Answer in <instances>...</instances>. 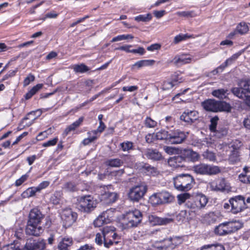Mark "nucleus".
Returning a JSON list of instances; mask_svg holds the SVG:
<instances>
[{
    "instance_id": "1",
    "label": "nucleus",
    "mask_w": 250,
    "mask_h": 250,
    "mask_svg": "<svg viewBox=\"0 0 250 250\" xmlns=\"http://www.w3.org/2000/svg\"><path fill=\"white\" fill-rule=\"evenodd\" d=\"M193 177L188 174H181L173 178L175 188L179 191H187L192 188Z\"/></svg>"
},
{
    "instance_id": "2",
    "label": "nucleus",
    "mask_w": 250,
    "mask_h": 250,
    "mask_svg": "<svg viewBox=\"0 0 250 250\" xmlns=\"http://www.w3.org/2000/svg\"><path fill=\"white\" fill-rule=\"evenodd\" d=\"M142 219L141 211L138 209L127 212L123 218V224L126 228L136 227Z\"/></svg>"
},
{
    "instance_id": "3",
    "label": "nucleus",
    "mask_w": 250,
    "mask_h": 250,
    "mask_svg": "<svg viewBox=\"0 0 250 250\" xmlns=\"http://www.w3.org/2000/svg\"><path fill=\"white\" fill-rule=\"evenodd\" d=\"M97 202L90 195L81 196L79 200L78 208L83 213H89L96 207Z\"/></svg>"
},
{
    "instance_id": "4",
    "label": "nucleus",
    "mask_w": 250,
    "mask_h": 250,
    "mask_svg": "<svg viewBox=\"0 0 250 250\" xmlns=\"http://www.w3.org/2000/svg\"><path fill=\"white\" fill-rule=\"evenodd\" d=\"M241 228V225L236 222H226L217 226L214 232L220 236L227 235L233 233Z\"/></svg>"
},
{
    "instance_id": "5",
    "label": "nucleus",
    "mask_w": 250,
    "mask_h": 250,
    "mask_svg": "<svg viewBox=\"0 0 250 250\" xmlns=\"http://www.w3.org/2000/svg\"><path fill=\"white\" fill-rule=\"evenodd\" d=\"M229 202L231 205V211L236 214L247 208L245 198L242 195H238L229 199Z\"/></svg>"
},
{
    "instance_id": "6",
    "label": "nucleus",
    "mask_w": 250,
    "mask_h": 250,
    "mask_svg": "<svg viewBox=\"0 0 250 250\" xmlns=\"http://www.w3.org/2000/svg\"><path fill=\"white\" fill-rule=\"evenodd\" d=\"M147 190V186L140 185L130 188L128 193L129 199L133 201H138L141 199Z\"/></svg>"
},
{
    "instance_id": "7",
    "label": "nucleus",
    "mask_w": 250,
    "mask_h": 250,
    "mask_svg": "<svg viewBox=\"0 0 250 250\" xmlns=\"http://www.w3.org/2000/svg\"><path fill=\"white\" fill-rule=\"evenodd\" d=\"M61 218L63 223V226L65 227H69L76 221L77 218V214L73 212L70 209H66L62 211Z\"/></svg>"
},
{
    "instance_id": "8",
    "label": "nucleus",
    "mask_w": 250,
    "mask_h": 250,
    "mask_svg": "<svg viewBox=\"0 0 250 250\" xmlns=\"http://www.w3.org/2000/svg\"><path fill=\"white\" fill-rule=\"evenodd\" d=\"M46 243L43 239L36 241L33 239H28L24 247V250H44Z\"/></svg>"
},
{
    "instance_id": "9",
    "label": "nucleus",
    "mask_w": 250,
    "mask_h": 250,
    "mask_svg": "<svg viewBox=\"0 0 250 250\" xmlns=\"http://www.w3.org/2000/svg\"><path fill=\"white\" fill-rule=\"evenodd\" d=\"M186 138L185 133L180 130L170 131L168 142L171 144H179L183 142Z\"/></svg>"
},
{
    "instance_id": "10",
    "label": "nucleus",
    "mask_w": 250,
    "mask_h": 250,
    "mask_svg": "<svg viewBox=\"0 0 250 250\" xmlns=\"http://www.w3.org/2000/svg\"><path fill=\"white\" fill-rule=\"evenodd\" d=\"M209 188L212 191H224L228 190L229 186L225 178L216 179L209 183Z\"/></svg>"
},
{
    "instance_id": "11",
    "label": "nucleus",
    "mask_w": 250,
    "mask_h": 250,
    "mask_svg": "<svg viewBox=\"0 0 250 250\" xmlns=\"http://www.w3.org/2000/svg\"><path fill=\"white\" fill-rule=\"evenodd\" d=\"M229 147L230 149L231 153L229 155V159L230 161L235 163L238 161L239 159V148L242 146L241 142L236 140L233 142Z\"/></svg>"
},
{
    "instance_id": "12",
    "label": "nucleus",
    "mask_w": 250,
    "mask_h": 250,
    "mask_svg": "<svg viewBox=\"0 0 250 250\" xmlns=\"http://www.w3.org/2000/svg\"><path fill=\"white\" fill-rule=\"evenodd\" d=\"M198 118V113L195 110H186L180 116V119L191 125Z\"/></svg>"
},
{
    "instance_id": "13",
    "label": "nucleus",
    "mask_w": 250,
    "mask_h": 250,
    "mask_svg": "<svg viewBox=\"0 0 250 250\" xmlns=\"http://www.w3.org/2000/svg\"><path fill=\"white\" fill-rule=\"evenodd\" d=\"M148 221L151 225H167L172 223L174 220L170 218H162L155 215H151L148 217Z\"/></svg>"
},
{
    "instance_id": "14",
    "label": "nucleus",
    "mask_w": 250,
    "mask_h": 250,
    "mask_svg": "<svg viewBox=\"0 0 250 250\" xmlns=\"http://www.w3.org/2000/svg\"><path fill=\"white\" fill-rule=\"evenodd\" d=\"M39 225L27 222L25 229L26 233L29 235L39 236L43 231L42 228Z\"/></svg>"
},
{
    "instance_id": "15",
    "label": "nucleus",
    "mask_w": 250,
    "mask_h": 250,
    "mask_svg": "<svg viewBox=\"0 0 250 250\" xmlns=\"http://www.w3.org/2000/svg\"><path fill=\"white\" fill-rule=\"evenodd\" d=\"M120 236L115 232L111 231L109 234H106L104 238V244L105 247L109 248L114 244H117Z\"/></svg>"
},
{
    "instance_id": "16",
    "label": "nucleus",
    "mask_w": 250,
    "mask_h": 250,
    "mask_svg": "<svg viewBox=\"0 0 250 250\" xmlns=\"http://www.w3.org/2000/svg\"><path fill=\"white\" fill-rule=\"evenodd\" d=\"M43 216L38 208H33L30 211L28 222L40 224Z\"/></svg>"
},
{
    "instance_id": "17",
    "label": "nucleus",
    "mask_w": 250,
    "mask_h": 250,
    "mask_svg": "<svg viewBox=\"0 0 250 250\" xmlns=\"http://www.w3.org/2000/svg\"><path fill=\"white\" fill-rule=\"evenodd\" d=\"M183 241V238L182 236H173L170 237L165 241L167 243V247H164V249L165 250L167 248L174 249L178 245L181 244Z\"/></svg>"
},
{
    "instance_id": "18",
    "label": "nucleus",
    "mask_w": 250,
    "mask_h": 250,
    "mask_svg": "<svg viewBox=\"0 0 250 250\" xmlns=\"http://www.w3.org/2000/svg\"><path fill=\"white\" fill-rule=\"evenodd\" d=\"M108 211L109 210L104 211L94 221L93 224L95 227H100L104 224L109 222L110 219L108 216Z\"/></svg>"
},
{
    "instance_id": "19",
    "label": "nucleus",
    "mask_w": 250,
    "mask_h": 250,
    "mask_svg": "<svg viewBox=\"0 0 250 250\" xmlns=\"http://www.w3.org/2000/svg\"><path fill=\"white\" fill-rule=\"evenodd\" d=\"M217 101L208 99L202 103V106L207 111L217 112Z\"/></svg>"
},
{
    "instance_id": "20",
    "label": "nucleus",
    "mask_w": 250,
    "mask_h": 250,
    "mask_svg": "<svg viewBox=\"0 0 250 250\" xmlns=\"http://www.w3.org/2000/svg\"><path fill=\"white\" fill-rule=\"evenodd\" d=\"M73 244L72 238L64 237L58 245V250H69Z\"/></svg>"
},
{
    "instance_id": "21",
    "label": "nucleus",
    "mask_w": 250,
    "mask_h": 250,
    "mask_svg": "<svg viewBox=\"0 0 250 250\" xmlns=\"http://www.w3.org/2000/svg\"><path fill=\"white\" fill-rule=\"evenodd\" d=\"M188 56L187 54H185L176 56L173 59L174 64L176 65H182L190 63L192 58L188 57Z\"/></svg>"
},
{
    "instance_id": "22",
    "label": "nucleus",
    "mask_w": 250,
    "mask_h": 250,
    "mask_svg": "<svg viewBox=\"0 0 250 250\" xmlns=\"http://www.w3.org/2000/svg\"><path fill=\"white\" fill-rule=\"evenodd\" d=\"M145 155L147 158L153 160L158 161L162 158L161 153L156 149H147L145 151Z\"/></svg>"
},
{
    "instance_id": "23",
    "label": "nucleus",
    "mask_w": 250,
    "mask_h": 250,
    "mask_svg": "<svg viewBox=\"0 0 250 250\" xmlns=\"http://www.w3.org/2000/svg\"><path fill=\"white\" fill-rule=\"evenodd\" d=\"M222 171L221 167L218 166L207 164L205 175L212 176L220 173Z\"/></svg>"
},
{
    "instance_id": "24",
    "label": "nucleus",
    "mask_w": 250,
    "mask_h": 250,
    "mask_svg": "<svg viewBox=\"0 0 250 250\" xmlns=\"http://www.w3.org/2000/svg\"><path fill=\"white\" fill-rule=\"evenodd\" d=\"M243 84L240 83V87H233L231 89V92L239 99L245 100L247 98V92L242 88Z\"/></svg>"
},
{
    "instance_id": "25",
    "label": "nucleus",
    "mask_w": 250,
    "mask_h": 250,
    "mask_svg": "<svg viewBox=\"0 0 250 250\" xmlns=\"http://www.w3.org/2000/svg\"><path fill=\"white\" fill-rule=\"evenodd\" d=\"M84 120L83 117H81L78 120L74 122L70 125L68 126L63 132V135L66 136L71 131L75 130L76 128L78 127L83 122Z\"/></svg>"
},
{
    "instance_id": "26",
    "label": "nucleus",
    "mask_w": 250,
    "mask_h": 250,
    "mask_svg": "<svg viewBox=\"0 0 250 250\" xmlns=\"http://www.w3.org/2000/svg\"><path fill=\"white\" fill-rule=\"evenodd\" d=\"M182 82V78L179 79L178 78H173L172 81H166L164 82L162 85V89L163 90H167L171 89L174 85L178 83H180Z\"/></svg>"
},
{
    "instance_id": "27",
    "label": "nucleus",
    "mask_w": 250,
    "mask_h": 250,
    "mask_svg": "<svg viewBox=\"0 0 250 250\" xmlns=\"http://www.w3.org/2000/svg\"><path fill=\"white\" fill-rule=\"evenodd\" d=\"M195 199L198 210L205 208L208 202V199L207 197L203 194L196 196L195 197Z\"/></svg>"
},
{
    "instance_id": "28",
    "label": "nucleus",
    "mask_w": 250,
    "mask_h": 250,
    "mask_svg": "<svg viewBox=\"0 0 250 250\" xmlns=\"http://www.w3.org/2000/svg\"><path fill=\"white\" fill-rule=\"evenodd\" d=\"M101 196L102 199L105 200L106 203H113L117 199V194L115 192H105Z\"/></svg>"
},
{
    "instance_id": "29",
    "label": "nucleus",
    "mask_w": 250,
    "mask_h": 250,
    "mask_svg": "<svg viewBox=\"0 0 250 250\" xmlns=\"http://www.w3.org/2000/svg\"><path fill=\"white\" fill-rule=\"evenodd\" d=\"M245 173H241L239 176V180L245 184H250V167L244 168Z\"/></svg>"
},
{
    "instance_id": "30",
    "label": "nucleus",
    "mask_w": 250,
    "mask_h": 250,
    "mask_svg": "<svg viewBox=\"0 0 250 250\" xmlns=\"http://www.w3.org/2000/svg\"><path fill=\"white\" fill-rule=\"evenodd\" d=\"M185 160V158L180 155L175 156L169 158L168 164L173 167H180V164Z\"/></svg>"
},
{
    "instance_id": "31",
    "label": "nucleus",
    "mask_w": 250,
    "mask_h": 250,
    "mask_svg": "<svg viewBox=\"0 0 250 250\" xmlns=\"http://www.w3.org/2000/svg\"><path fill=\"white\" fill-rule=\"evenodd\" d=\"M228 90L221 88L214 90L212 92V95L219 99L223 100L227 97Z\"/></svg>"
},
{
    "instance_id": "32",
    "label": "nucleus",
    "mask_w": 250,
    "mask_h": 250,
    "mask_svg": "<svg viewBox=\"0 0 250 250\" xmlns=\"http://www.w3.org/2000/svg\"><path fill=\"white\" fill-rule=\"evenodd\" d=\"M217 112L218 111H226L230 112L231 107L230 105L224 101H217Z\"/></svg>"
},
{
    "instance_id": "33",
    "label": "nucleus",
    "mask_w": 250,
    "mask_h": 250,
    "mask_svg": "<svg viewBox=\"0 0 250 250\" xmlns=\"http://www.w3.org/2000/svg\"><path fill=\"white\" fill-rule=\"evenodd\" d=\"M160 193L162 204L170 203L174 200V197L167 191H162Z\"/></svg>"
},
{
    "instance_id": "34",
    "label": "nucleus",
    "mask_w": 250,
    "mask_h": 250,
    "mask_svg": "<svg viewBox=\"0 0 250 250\" xmlns=\"http://www.w3.org/2000/svg\"><path fill=\"white\" fill-rule=\"evenodd\" d=\"M207 164L201 163L193 167V171L197 174L205 175L207 168Z\"/></svg>"
},
{
    "instance_id": "35",
    "label": "nucleus",
    "mask_w": 250,
    "mask_h": 250,
    "mask_svg": "<svg viewBox=\"0 0 250 250\" xmlns=\"http://www.w3.org/2000/svg\"><path fill=\"white\" fill-rule=\"evenodd\" d=\"M241 55V53H237L236 54H233L230 58H229L228 59H227L226 62H225V65H221L219 67L217 68L216 69V70H215L213 71V73H214L215 72L216 73H217L218 72V70L220 69V68H225V67L227 66L228 65L231 64V63H232V62L233 61H234L235 60H236L238 58V57Z\"/></svg>"
},
{
    "instance_id": "36",
    "label": "nucleus",
    "mask_w": 250,
    "mask_h": 250,
    "mask_svg": "<svg viewBox=\"0 0 250 250\" xmlns=\"http://www.w3.org/2000/svg\"><path fill=\"white\" fill-rule=\"evenodd\" d=\"M169 131L165 130H161L157 132L155 134V137L157 140H165L169 141Z\"/></svg>"
},
{
    "instance_id": "37",
    "label": "nucleus",
    "mask_w": 250,
    "mask_h": 250,
    "mask_svg": "<svg viewBox=\"0 0 250 250\" xmlns=\"http://www.w3.org/2000/svg\"><path fill=\"white\" fill-rule=\"evenodd\" d=\"M72 68L76 73H83L89 70L88 67L83 63L75 64L72 66Z\"/></svg>"
},
{
    "instance_id": "38",
    "label": "nucleus",
    "mask_w": 250,
    "mask_h": 250,
    "mask_svg": "<svg viewBox=\"0 0 250 250\" xmlns=\"http://www.w3.org/2000/svg\"><path fill=\"white\" fill-rule=\"evenodd\" d=\"M185 155L188 156L193 162L198 161L199 159V155L191 149L185 150Z\"/></svg>"
},
{
    "instance_id": "39",
    "label": "nucleus",
    "mask_w": 250,
    "mask_h": 250,
    "mask_svg": "<svg viewBox=\"0 0 250 250\" xmlns=\"http://www.w3.org/2000/svg\"><path fill=\"white\" fill-rule=\"evenodd\" d=\"M1 250H22L19 242L14 241L13 243L4 246Z\"/></svg>"
},
{
    "instance_id": "40",
    "label": "nucleus",
    "mask_w": 250,
    "mask_h": 250,
    "mask_svg": "<svg viewBox=\"0 0 250 250\" xmlns=\"http://www.w3.org/2000/svg\"><path fill=\"white\" fill-rule=\"evenodd\" d=\"M124 162L120 159H111L106 162V164L111 167H119L123 164Z\"/></svg>"
},
{
    "instance_id": "41",
    "label": "nucleus",
    "mask_w": 250,
    "mask_h": 250,
    "mask_svg": "<svg viewBox=\"0 0 250 250\" xmlns=\"http://www.w3.org/2000/svg\"><path fill=\"white\" fill-rule=\"evenodd\" d=\"M249 26L245 22H240L236 27V31L240 34L247 33L249 31Z\"/></svg>"
},
{
    "instance_id": "42",
    "label": "nucleus",
    "mask_w": 250,
    "mask_h": 250,
    "mask_svg": "<svg viewBox=\"0 0 250 250\" xmlns=\"http://www.w3.org/2000/svg\"><path fill=\"white\" fill-rule=\"evenodd\" d=\"M200 250H224V247L219 244L205 245Z\"/></svg>"
},
{
    "instance_id": "43",
    "label": "nucleus",
    "mask_w": 250,
    "mask_h": 250,
    "mask_svg": "<svg viewBox=\"0 0 250 250\" xmlns=\"http://www.w3.org/2000/svg\"><path fill=\"white\" fill-rule=\"evenodd\" d=\"M150 202L153 205H157L162 204L161 198H160V193H154L149 198Z\"/></svg>"
},
{
    "instance_id": "44",
    "label": "nucleus",
    "mask_w": 250,
    "mask_h": 250,
    "mask_svg": "<svg viewBox=\"0 0 250 250\" xmlns=\"http://www.w3.org/2000/svg\"><path fill=\"white\" fill-rule=\"evenodd\" d=\"M203 157L205 159L210 162H215L216 160V157L215 154L208 150L204 152L203 153Z\"/></svg>"
},
{
    "instance_id": "45",
    "label": "nucleus",
    "mask_w": 250,
    "mask_h": 250,
    "mask_svg": "<svg viewBox=\"0 0 250 250\" xmlns=\"http://www.w3.org/2000/svg\"><path fill=\"white\" fill-rule=\"evenodd\" d=\"M62 188L67 192H74L77 190L76 184L71 182L64 184Z\"/></svg>"
},
{
    "instance_id": "46",
    "label": "nucleus",
    "mask_w": 250,
    "mask_h": 250,
    "mask_svg": "<svg viewBox=\"0 0 250 250\" xmlns=\"http://www.w3.org/2000/svg\"><path fill=\"white\" fill-rule=\"evenodd\" d=\"M143 168L146 170L145 172L148 175L154 176L158 173V171L156 167H152L148 164H145L143 167Z\"/></svg>"
},
{
    "instance_id": "47",
    "label": "nucleus",
    "mask_w": 250,
    "mask_h": 250,
    "mask_svg": "<svg viewBox=\"0 0 250 250\" xmlns=\"http://www.w3.org/2000/svg\"><path fill=\"white\" fill-rule=\"evenodd\" d=\"M39 192L36 187L28 188L22 193L24 197H30L35 195L36 192Z\"/></svg>"
},
{
    "instance_id": "48",
    "label": "nucleus",
    "mask_w": 250,
    "mask_h": 250,
    "mask_svg": "<svg viewBox=\"0 0 250 250\" xmlns=\"http://www.w3.org/2000/svg\"><path fill=\"white\" fill-rule=\"evenodd\" d=\"M155 62L154 60H141L136 62L134 65L138 68H141L143 66L152 65Z\"/></svg>"
},
{
    "instance_id": "49",
    "label": "nucleus",
    "mask_w": 250,
    "mask_h": 250,
    "mask_svg": "<svg viewBox=\"0 0 250 250\" xmlns=\"http://www.w3.org/2000/svg\"><path fill=\"white\" fill-rule=\"evenodd\" d=\"M185 206L188 208L193 209L194 211L198 210L195 198L194 199L190 198L186 202Z\"/></svg>"
},
{
    "instance_id": "50",
    "label": "nucleus",
    "mask_w": 250,
    "mask_h": 250,
    "mask_svg": "<svg viewBox=\"0 0 250 250\" xmlns=\"http://www.w3.org/2000/svg\"><path fill=\"white\" fill-rule=\"evenodd\" d=\"M121 148L124 151H128L130 150L134 149L133 144L131 142L126 141L120 144Z\"/></svg>"
},
{
    "instance_id": "51",
    "label": "nucleus",
    "mask_w": 250,
    "mask_h": 250,
    "mask_svg": "<svg viewBox=\"0 0 250 250\" xmlns=\"http://www.w3.org/2000/svg\"><path fill=\"white\" fill-rule=\"evenodd\" d=\"M191 197V195L188 193H184L179 194L177 196L178 203L179 205H181L185 203L187 200H189Z\"/></svg>"
},
{
    "instance_id": "52",
    "label": "nucleus",
    "mask_w": 250,
    "mask_h": 250,
    "mask_svg": "<svg viewBox=\"0 0 250 250\" xmlns=\"http://www.w3.org/2000/svg\"><path fill=\"white\" fill-rule=\"evenodd\" d=\"M152 19L151 14L148 13L146 15H140L135 18V20L137 21L147 22L150 21Z\"/></svg>"
},
{
    "instance_id": "53",
    "label": "nucleus",
    "mask_w": 250,
    "mask_h": 250,
    "mask_svg": "<svg viewBox=\"0 0 250 250\" xmlns=\"http://www.w3.org/2000/svg\"><path fill=\"white\" fill-rule=\"evenodd\" d=\"M146 127L147 128H154L157 126V123L150 117H146L144 121Z\"/></svg>"
},
{
    "instance_id": "54",
    "label": "nucleus",
    "mask_w": 250,
    "mask_h": 250,
    "mask_svg": "<svg viewBox=\"0 0 250 250\" xmlns=\"http://www.w3.org/2000/svg\"><path fill=\"white\" fill-rule=\"evenodd\" d=\"M176 14L179 17H186V18H192L196 16L194 11H181L177 12Z\"/></svg>"
},
{
    "instance_id": "55",
    "label": "nucleus",
    "mask_w": 250,
    "mask_h": 250,
    "mask_svg": "<svg viewBox=\"0 0 250 250\" xmlns=\"http://www.w3.org/2000/svg\"><path fill=\"white\" fill-rule=\"evenodd\" d=\"M133 38H134V37L132 35H130V34L121 35H119L117 37L113 38L112 39V40L111 41V42H113L120 41H122V40H127L128 39H132Z\"/></svg>"
},
{
    "instance_id": "56",
    "label": "nucleus",
    "mask_w": 250,
    "mask_h": 250,
    "mask_svg": "<svg viewBox=\"0 0 250 250\" xmlns=\"http://www.w3.org/2000/svg\"><path fill=\"white\" fill-rule=\"evenodd\" d=\"M219 118L217 116H215L210 120V125H209V129L211 132H215L216 130V126Z\"/></svg>"
},
{
    "instance_id": "57",
    "label": "nucleus",
    "mask_w": 250,
    "mask_h": 250,
    "mask_svg": "<svg viewBox=\"0 0 250 250\" xmlns=\"http://www.w3.org/2000/svg\"><path fill=\"white\" fill-rule=\"evenodd\" d=\"M215 132H216V135L220 138L227 134L228 130L226 127H219Z\"/></svg>"
},
{
    "instance_id": "58",
    "label": "nucleus",
    "mask_w": 250,
    "mask_h": 250,
    "mask_svg": "<svg viewBox=\"0 0 250 250\" xmlns=\"http://www.w3.org/2000/svg\"><path fill=\"white\" fill-rule=\"evenodd\" d=\"M241 83L243 84V89L247 91V93H250V80L242 81Z\"/></svg>"
},
{
    "instance_id": "59",
    "label": "nucleus",
    "mask_w": 250,
    "mask_h": 250,
    "mask_svg": "<svg viewBox=\"0 0 250 250\" xmlns=\"http://www.w3.org/2000/svg\"><path fill=\"white\" fill-rule=\"evenodd\" d=\"M35 80V76L31 74H29L27 77H26L24 81H23V85L24 86H26L28 85L29 84V83L31 82H33Z\"/></svg>"
},
{
    "instance_id": "60",
    "label": "nucleus",
    "mask_w": 250,
    "mask_h": 250,
    "mask_svg": "<svg viewBox=\"0 0 250 250\" xmlns=\"http://www.w3.org/2000/svg\"><path fill=\"white\" fill-rule=\"evenodd\" d=\"M97 136H89V137L87 138L84 139L82 143L84 146H86L90 144L91 143L94 142L95 140H96L97 139Z\"/></svg>"
},
{
    "instance_id": "61",
    "label": "nucleus",
    "mask_w": 250,
    "mask_h": 250,
    "mask_svg": "<svg viewBox=\"0 0 250 250\" xmlns=\"http://www.w3.org/2000/svg\"><path fill=\"white\" fill-rule=\"evenodd\" d=\"M115 230V228L112 226H106L104 227L103 229V237L104 238V236H106V234H109L111 231H114Z\"/></svg>"
},
{
    "instance_id": "62",
    "label": "nucleus",
    "mask_w": 250,
    "mask_h": 250,
    "mask_svg": "<svg viewBox=\"0 0 250 250\" xmlns=\"http://www.w3.org/2000/svg\"><path fill=\"white\" fill-rule=\"evenodd\" d=\"M28 175L27 174H24L22 175L20 178L17 180L15 182V186L19 187L21 186L23 182H24L28 178Z\"/></svg>"
},
{
    "instance_id": "63",
    "label": "nucleus",
    "mask_w": 250,
    "mask_h": 250,
    "mask_svg": "<svg viewBox=\"0 0 250 250\" xmlns=\"http://www.w3.org/2000/svg\"><path fill=\"white\" fill-rule=\"evenodd\" d=\"M167 240V239H164L161 241H160L159 243L161 244L160 245L158 246L157 248L158 250H172V249L171 248H167L166 250L164 249V247H167V243L165 241Z\"/></svg>"
},
{
    "instance_id": "64",
    "label": "nucleus",
    "mask_w": 250,
    "mask_h": 250,
    "mask_svg": "<svg viewBox=\"0 0 250 250\" xmlns=\"http://www.w3.org/2000/svg\"><path fill=\"white\" fill-rule=\"evenodd\" d=\"M58 141V138H55L52 140L48 141L47 142L44 143L42 144V146L44 147H48L49 146H54L56 144Z\"/></svg>"
}]
</instances>
